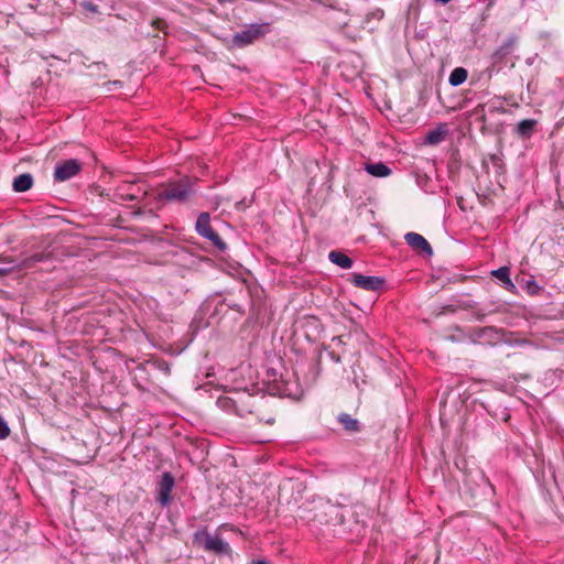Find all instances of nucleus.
<instances>
[{
  "label": "nucleus",
  "mask_w": 564,
  "mask_h": 564,
  "mask_svg": "<svg viewBox=\"0 0 564 564\" xmlns=\"http://www.w3.org/2000/svg\"><path fill=\"white\" fill-rule=\"evenodd\" d=\"M236 414L243 417L247 414H254L264 402L263 395H253L246 391L235 393Z\"/></svg>",
  "instance_id": "3"
},
{
  "label": "nucleus",
  "mask_w": 564,
  "mask_h": 564,
  "mask_svg": "<svg viewBox=\"0 0 564 564\" xmlns=\"http://www.w3.org/2000/svg\"><path fill=\"white\" fill-rule=\"evenodd\" d=\"M447 134V129L445 126H441L434 130H431L426 133L424 142L425 144L436 145L441 143Z\"/></svg>",
  "instance_id": "13"
},
{
  "label": "nucleus",
  "mask_w": 564,
  "mask_h": 564,
  "mask_svg": "<svg viewBox=\"0 0 564 564\" xmlns=\"http://www.w3.org/2000/svg\"><path fill=\"white\" fill-rule=\"evenodd\" d=\"M536 124L538 121L534 119H524L517 124L516 132L520 138L528 139L535 131Z\"/></svg>",
  "instance_id": "11"
},
{
  "label": "nucleus",
  "mask_w": 564,
  "mask_h": 564,
  "mask_svg": "<svg viewBox=\"0 0 564 564\" xmlns=\"http://www.w3.org/2000/svg\"><path fill=\"white\" fill-rule=\"evenodd\" d=\"M196 178L184 177L166 185L165 189L158 194L160 202L186 203L196 193Z\"/></svg>",
  "instance_id": "1"
},
{
  "label": "nucleus",
  "mask_w": 564,
  "mask_h": 564,
  "mask_svg": "<svg viewBox=\"0 0 564 564\" xmlns=\"http://www.w3.org/2000/svg\"><path fill=\"white\" fill-rule=\"evenodd\" d=\"M333 341H337L338 344H341V343H343V340H341V336H335V337L333 338Z\"/></svg>",
  "instance_id": "30"
},
{
  "label": "nucleus",
  "mask_w": 564,
  "mask_h": 564,
  "mask_svg": "<svg viewBox=\"0 0 564 564\" xmlns=\"http://www.w3.org/2000/svg\"><path fill=\"white\" fill-rule=\"evenodd\" d=\"M253 564H268V563L263 560H258V561H253Z\"/></svg>",
  "instance_id": "32"
},
{
  "label": "nucleus",
  "mask_w": 564,
  "mask_h": 564,
  "mask_svg": "<svg viewBox=\"0 0 564 564\" xmlns=\"http://www.w3.org/2000/svg\"><path fill=\"white\" fill-rule=\"evenodd\" d=\"M508 54H510V52H509V51H507L506 48H503V47L500 45V47L495 52V54H494V58H495L496 61H498V59H502V58H503L505 56H507Z\"/></svg>",
  "instance_id": "22"
},
{
  "label": "nucleus",
  "mask_w": 564,
  "mask_h": 564,
  "mask_svg": "<svg viewBox=\"0 0 564 564\" xmlns=\"http://www.w3.org/2000/svg\"><path fill=\"white\" fill-rule=\"evenodd\" d=\"M366 171L376 177H386L391 174V169L382 162L367 164Z\"/></svg>",
  "instance_id": "15"
},
{
  "label": "nucleus",
  "mask_w": 564,
  "mask_h": 564,
  "mask_svg": "<svg viewBox=\"0 0 564 564\" xmlns=\"http://www.w3.org/2000/svg\"><path fill=\"white\" fill-rule=\"evenodd\" d=\"M508 54H510V52H509V51H507L506 48H503V47L500 45V47L495 52V54H494V58H495L496 61H498V59H502V58H503L505 56H507Z\"/></svg>",
  "instance_id": "23"
},
{
  "label": "nucleus",
  "mask_w": 564,
  "mask_h": 564,
  "mask_svg": "<svg viewBox=\"0 0 564 564\" xmlns=\"http://www.w3.org/2000/svg\"><path fill=\"white\" fill-rule=\"evenodd\" d=\"M84 8L90 12H97L98 7L91 2H85Z\"/></svg>",
  "instance_id": "27"
},
{
  "label": "nucleus",
  "mask_w": 564,
  "mask_h": 564,
  "mask_svg": "<svg viewBox=\"0 0 564 564\" xmlns=\"http://www.w3.org/2000/svg\"><path fill=\"white\" fill-rule=\"evenodd\" d=\"M158 368L163 371L165 375H170L171 368L166 361H159Z\"/></svg>",
  "instance_id": "26"
},
{
  "label": "nucleus",
  "mask_w": 564,
  "mask_h": 564,
  "mask_svg": "<svg viewBox=\"0 0 564 564\" xmlns=\"http://www.w3.org/2000/svg\"><path fill=\"white\" fill-rule=\"evenodd\" d=\"M328 259L332 263L343 269H349L352 265V260L345 253L337 250L330 251L328 254Z\"/></svg>",
  "instance_id": "14"
},
{
  "label": "nucleus",
  "mask_w": 564,
  "mask_h": 564,
  "mask_svg": "<svg viewBox=\"0 0 564 564\" xmlns=\"http://www.w3.org/2000/svg\"><path fill=\"white\" fill-rule=\"evenodd\" d=\"M496 3V0H488V4H487V8H491L494 7Z\"/></svg>",
  "instance_id": "31"
},
{
  "label": "nucleus",
  "mask_w": 564,
  "mask_h": 564,
  "mask_svg": "<svg viewBox=\"0 0 564 564\" xmlns=\"http://www.w3.org/2000/svg\"><path fill=\"white\" fill-rule=\"evenodd\" d=\"M152 26H154L155 29H159V30H164L166 28V22L162 19H154L152 22H151Z\"/></svg>",
  "instance_id": "25"
},
{
  "label": "nucleus",
  "mask_w": 564,
  "mask_h": 564,
  "mask_svg": "<svg viewBox=\"0 0 564 564\" xmlns=\"http://www.w3.org/2000/svg\"><path fill=\"white\" fill-rule=\"evenodd\" d=\"M404 240L412 249L425 252L427 256H432V247L422 235L416 232H408L404 236Z\"/></svg>",
  "instance_id": "9"
},
{
  "label": "nucleus",
  "mask_w": 564,
  "mask_h": 564,
  "mask_svg": "<svg viewBox=\"0 0 564 564\" xmlns=\"http://www.w3.org/2000/svg\"><path fill=\"white\" fill-rule=\"evenodd\" d=\"M514 44H516V37H509L501 44V46L511 53L514 47Z\"/></svg>",
  "instance_id": "24"
},
{
  "label": "nucleus",
  "mask_w": 564,
  "mask_h": 564,
  "mask_svg": "<svg viewBox=\"0 0 564 564\" xmlns=\"http://www.w3.org/2000/svg\"><path fill=\"white\" fill-rule=\"evenodd\" d=\"M468 73L464 67H456L449 75L448 83L452 86H459L467 79Z\"/></svg>",
  "instance_id": "18"
},
{
  "label": "nucleus",
  "mask_w": 564,
  "mask_h": 564,
  "mask_svg": "<svg viewBox=\"0 0 564 564\" xmlns=\"http://www.w3.org/2000/svg\"><path fill=\"white\" fill-rule=\"evenodd\" d=\"M174 486V476L170 471H164L156 484V501L162 507H167L172 502L171 494Z\"/></svg>",
  "instance_id": "6"
},
{
  "label": "nucleus",
  "mask_w": 564,
  "mask_h": 564,
  "mask_svg": "<svg viewBox=\"0 0 564 564\" xmlns=\"http://www.w3.org/2000/svg\"><path fill=\"white\" fill-rule=\"evenodd\" d=\"M82 170V163L76 159H69L56 165L54 180L65 182L77 175Z\"/></svg>",
  "instance_id": "7"
},
{
  "label": "nucleus",
  "mask_w": 564,
  "mask_h": 564,
  "mask_svg": "<svg viewBox=\"0 0 564 564\" xmlns=\"http://www.w3.org/2000/svg\"><path fill=\"white\" fill-rule=\"evenodd\" d=\"M267 32L268 24H250L234 35L232 43L237 47H245L265 35Z\"/></svg>",
  "instance_id": "5"
},
{
  "label": "nucleus",
  "mask_w": 564,
  "mask_h": 564,
  "mask_svg": "<svg viewBox=\"0 0 564 564\" xmlns=\"http://www.w3.org/2000/svg\"><path fill=\"white\" fill-rule=\"evenodd\" d=\"M529 290L533 289L532 292H534L538 289V285L534 281L529 282L528 284Z\"/></svg>",
  "instance_id": "29"
},
{
  "label": "nucleus",
  "mask_w": 564,
  "mask_h": 564,
  "mask_svg": "<svg viewBox=\"0 0 564 564\" xmlns=\"http://www.w3.org/2000/svg\"><path fill=\"white\" fill-rule=\"evenodd\" d=\"M351 283L366 291H379L383 289L386 280L381 276L362 275L360 273H354L351 276Z\"/></svg>",
  "instance_id": "8"
},
{
  "label": "nucleus",
  "mask_w": 564,
  "mask_h": 564,
  "mask_svg": "<svg viewBox=\"0 0 564 564\" xmlns=\"http://www.w3.org/2000/svg\"><path fill=\"white\" fill-rule=\"evenodd\" d=\"M120 191L121 189L119 188L117 192V196L120 197L122 200L133 202L139 199V193L137 192L121 193Z\"/></svg>",
  "instance_id": "20"
},
{
  "label": "nucleus",
  "mask_w": 564,
  "mask_h": 564,
  "mask_svg": "<svg viewBox=\"0 0 564 564\" xmlns=\"http://www.w3.org/2000/svg\"><path fill=\"white\" fill-rule=\"evenodd\" d=\"M337 421L343 425L344 430L349 433H356L360 430L359 421L348 413H340L337 416Z\"/></svg>",
  "instance_id": "12"
},
{
  "label": "nucleus",
  "mask_w": 564,
  "mask_h": 564,
  "mask_svg": "<svg viewBox=\"0 0 564 564\" xmlns=\"http://www.w3.org/2000/svg\"><path fill=\"white\" fill-rule=\"evenodd\" d=\"M33 186V176L30 173H23L14 177L12 188L17 193L29 191Z\"/></svg>",
  "instance_id": "10"
},
{
  "label": "nucleus",
  "mask_w": 564,
  "mask_h": 564,
  "mask_svg": "<svg viewBox=\"0 0 564 564\" xmlns=\"http://www.w3.org/2000/svg\"><path fill=\"white\" fill-rule=\"evenodd\" d=\"M484 333H489V332H494V328L492 327H486L482 329Z\"/></svg>",
  "instance_id": "33"
},
{
  "label": "nucleus",
  "mask_w": 564,
  "mask_h": 564,
  "mask_svg": "<svg viewBox=\"0 0 564 564\" xmlns=\"http://www.w3.org/2000/svg\"><path fill=\"white\" fill-rule=\"evenodd\" d=\"M51 257H52L51 252H44V251L35 252V253L31 254L30 257L24 258L20 265L23 268H33L36 263L44 262V261L51 259Z\"/></svg>",
  "instance_id": "16"
},
{
  "label": "nucleus",
  "mask_w": 564,
  "mask_h": 564,
  "mask_svg": "<svg viewBox=\"0 0 564 564\" xmlns=\"http://www.w3.org/2000/svg\"><path fill=\"white\" fill-rule=\"evenodd\" d=\"M217 405L224 411H232L236 413V402L234 397H220L217 400Z\"/></svg>",
  "instance_id": "19"
},
{
  "label": "nucleus",
  "mask_w": 564,
  "mask_h": 564,
  "mask_svg": "<svg viewBox=\"0 0 564 564\" xmlns=\"http://www.w3.org/2000/svg\"><path fill=\"white\" fill-rule=\"evenodd\" d=\"M492 275L500 280L507 290L514 288V284L510 279V269L508 267H501L497 270H494Z\"/></svg>",
  "instance_id": "17"
},
{
  "label": "nucleus",
  "mask_w": 564,
  "mask_h": 564,
  "mask_svg": "<svg viewBox=\"0 0 564 564\" xmlns=\"http://www.w3.org/2000/svg\"><path fill=\"white\" fill-rule=\"evenodd\" d=\"M195 230L199 236L209 240L218 250L224 251L227 249L225 241L212 228L210 216L207 212H203L198 215L195 224Z\"/></svg>",
  "instance_id": "4"
},
{
  "label": "nucleus",
  "mask_w": 564,
  "mask_h": 564,
  "mask_svg": "<svg viewBox=\"0 0 564 564\" xmlns=\"http://www.w3.org/2000/svg\"><path fill=\"white\" fill-rule=\"evenodd\" d=\"M328 356L334 362H340V356L335 351H329Z\"/></svg>",
  "instance_id": "28"
},
{
  "label": "nucleus",
  "mask_w": 564,
  "mask_h": 564,
  "mask_svg": "<svg viewBox=\"0 0 564 564\" xmlns=\"http://www.w3.org/2000/svg\"><path fill=\"white\" fill-rule=\"evenodd\" d=\"M10 435V429L7 422L0 416V440H4Z\"/></svg>",
  "instance_id": "21"
},
{
  "label": "nucleus",
  "mask_w": 564,
  "mask_h": 564,
  "mask_svg": "<svg viewBox=\"0 0 564 564\" xmlns=\"http://www.w3.org/2000/svg\"><path fill=\"white\" fill-rule=\"evenodd\" d=\"M193 543L197 547L203 549L205 552H209L218 556H229L232 552L230 545L226 541H224L217 534H210L207 528H203L194 533Z\"/></svg>",
  "instance_id": "2"
}]
</instances>
